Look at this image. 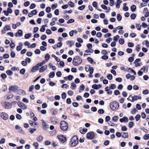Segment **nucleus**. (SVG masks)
Here are the masks:
<instances>
[{"label": "nucleus", "instance_id": "obj_1", "mask_svg": "<svg viewBox=\"0 0 149 149\" xmlns=\"http://www.w3.org/2000/svg\"><path fill=\"white\" fill-rule=\"evenodd\" d=\"M79 140L77 136H74L71 139L70 142V145L72 147L76 146L78 144Z\"/></svg>", "mask_w": 149, "mask_h": 149}, {"label": "nucleus", "instance_id": "obj_2", "mask_svg": "<svg viewBox=\"0 0 149 149\" xmlns=\"http://www.w3.org/2000/svg\"><path fill=\"white\" fill-rule=\"evenodd\" d=\"M82 62L81 58L79 56L75 57L72 61L73 64L75 66H77L80 64Z\"/></svg>", "mask_w": 149, "mask_h": 149}, {"label": "nucleus", "instance_id": "obj_3", "mask_svg": "<svg viewBox=\"0 0 149 149\" xmlns=\"http://www.w3.org/2000/svg\"><path fill=\"white\" fill-rule=\"evenodd\" d=\"M119 107L118 103L116 101L111 102L110 104V108L113 111H115L118 109Z\"/></svg>", "mask_w": 149, "mask_h": 149}, {"label": "nucleus", "instance_id": "obj_4", "mask_svg": "<svg viewBox=\"0 0 149 149\" xmlns=\"http://www.w3.org/2000/svg\"><path fill=\"white\" fill-rule=\"evenodd\" d=\"M60 128L63 131L67 130L68 129V125L67 123L65 121H62L60 123Z\"/></svg>", "mask_w": 149, "mask_h": 149}, {"label": "nucleus", "instance_id": "obj_5", "mask_svg": "<svg viewBox=\"0 0 149 149\" xmlns=\"http://www.w3.org/2000/svg\"><path fill=\"white\" fill-rule=\"evenodd\" d=\"M1 104L3 107L6 109H10L12 107V105L9 102H2L1 103Z\"/></svg>", "mask_w": 149, "mask_h": 149}, {"label": "nucleus", "instance_id": "obj_6", "mask_svg": "<svg viewBox=\"0 0 149 149\" xmlns=\"http://www.w3.org/2000/svg\"><path fill=\"white\" fill-rule=\"evenodd\" d=\"M11 28L10 26L8 25H6L3 28V29L1 30V33L2 34L6 33V31L11 30Z\"/></svg>", "mask_w": 149, "mask_h": 149}, {"label": "nucleus", "instance_id": "obj_7", "mask_svg": "<svg viewBox=\"0 0 149 149\" xmlns=\"http://www.w3.org/2000/svg\"><path fill=\"white\" fill-rule=\"evenodd\" d=\"M41 122L43 129L45 130H47L49 128V125L43 119L41 120Z\"/></svg>", "mask_w": 149, "mask_h": 149}, {"label": "nucleus", "instance_id": "obj_8", "mask_svg": "<svg viewBox=\"0 0 149 149\" xmlns=\"http://www.w3.org/2000/svg\"><path fill=\"white\" fill-rule=\"evenodd\" d=\"M17 104L19 107L25 110L27 109V106L24 103L21 102H18Z\"/></svg>", "mask_w": 149, "mask_h": 149}, {"label": "nucleus", "instance_id": "obj_9", "mask_svg": "<svg viewBox=\"0 0 149 149\" xmlns=\"http://www.w3.org/2000/svg\"><path fill=\"white\" fill-rule=\"evenodd\" d=\"M0 116L1 118L4 120H6L8 118V114L5 112L0 113Z\"/></svg>", "mask_w": 149, "mask_h": 149}, {"label": "nucleus", "instance_id": "obj_10", "mask_svg": "<svg viewBox=\"0 0 149 149\" xmlns=\"http://www.w3.org/2000/svg\"><path fill=\"white\" fill-rule=\"evenodd\" d=\"M94 136V134L93 132H91L87 134L86 137L87 139H92Z\"/></svg>", "mask_w": 149, "mask_h": 149}, {"label": "nucleus", "instance_id": "obj_11", "mask_svg": "<svg viewBox=\"0 0 149 149\" xmlns=\"http://www.w3.org/2000/svg\"><path fill=\"white\" fill-rule=\"evenodd\" d=\"M18 87L17 85H13L9 87V90L10 92H14L16 91Z\"/></svg>", "mask_w": 149, "mask_h": 149}, {"label": "nucleus", "instance_id": "obj_12", "mask_svg": "<svg viewBox=\"0 0 149 149\" xmlns=\"http://www.w3.org/2000/svg\"><path fill=\"white\" fill-rule=\"evenodd\" d=\"M58 137L59 140L62 143H64L66 140V137L62 135L58 136Z\"/></svg>", "mask_w": 149, "mask_h": 149}, {"label": "nucleus", "instance_id": "obj_13", "mask_svg": "<svg viewBox=\"0 0 149 149\" xmlns=\"http://www.w3.org/2000/svg\"><path fill=\"white\" fill-rule=\"evenodd\" d=\"M141 97L140 96H138L137 95H134V97L132 96V102H134L135 101H136L138 99L141 100Z\"/></svg>", "mask_w": 149, "mask_h": 149}, {"label": "nucleus", "instance_id": "obj_14", "mask_svg": "<svg viewBox=\"0 0 149 149\" xmlns=\"http://www.w3.org/2000/svg\"><path fill=\"white\" fill-rule=\"evenodd\" d=\"M15 36L16 37L18 36H21L23 35V31L22 30L19 29L15 34Z\"/></svg>", "mask_w": 149, "mask_h": 149}, {"label": "nucleus", "instance_id": "obj_15", "mask_svg": "<svg viewBox=\"0 0 149 149\" xmlns=\"http://www.w3.org/2000/svg\"><path fill=\"white\" fill-rule=\"evenodd\" d=\"M120 121L121 123L123 122L127 123L128 121V118L126 116H124L123 118L120 119Z\"/></svg>", "mask_w": 149, "mask_h": 149}, {"label": "nucleus", "instance_id": "obj_16", "mask_svg": "<svg viewBox=\"0 0 149 149\" xmlns=\"http://www.w3.org/2000/svg\"><path fill=\"white\" fill-rule=\"evenodd\" d=\"M102 87V85L101 84L96 85V84H93L92 86V88L95 89H98Z\"/></svg>", "mask_w": 149, "mask_h": 149}, {"label": "nucleus", "instance_id": "obj_17", "mask_svg": "<svg viewBox=\"0 0 149 149\" xmlns=\"http://www.w3.org/2000/svg\"><path fill=\"white\" fill-rule=\"evenodd\" d=\"M47 65H45L42 67L39 70V72L41 73L43 72L47 69Z\"/></svg>", "mask_w": 149, "mask_h": 149}, {"label": "nucleus", "instance_id": "obj_18", "mask_svg": "<svg viewBox=\"0 0 149 149\" xmlns=\"http://www.w3.org/2000/svg\"><path fill=\"white\" fill-rule=\"evenodd\" d=\"M15 129L16 130H18V132H19L20 133H22L23 132V131L22 128L18 125H16L15 126Z\"/></svg>", "mask_w": 149, "mask_h": 149}, {"label": "nucleus", "instance_id": "obj_19", "mask_svg": "<svg viewBox=\"0 0 149 149\" xmlns=\"http://www.w3.org/2000/svg\"><path fill=\"white\" fill-rule=\"evenodd\" d=\"M93 6L94 7H95L96 9L98 10L99 11H102V10L99 9L98 8V7H97V3L96 1H94L92 3Z\"/></svg>", "mask_w": 149, "mask_h": 149}, {"label": "nucleus", "instance_id": "obj_20", "mask_svg": "<svg viewBox=\"0 0 149 149\" xmlns=\"http://www.w3.org/2000/svg\"><path fill=\"white\" fill-rule=\"evenodd\" d=\"M66 43L69 45L70 47H71L74 45V42L72 41H68L66 42Z\"/></svg>", "mask_w": 149, "mask_h": 149}, {"label": "nucleus", "instance_id": "obj_21", "mask_svg": "<svg viewBox=\"0 0 149 149\" xmlns=\"http://www.w3.org/2000/svg\"><path fill=\"white\" fill-rule=\"evenodd\" d=\"M87 129L86 128H84L82 130H79V132L81 133L84 134L87 132Z\"/></svg>", "mask_w": 149, "mask_h": 149}, {"label": "nucleus", "instance_id": "obj_22", "mask_svg": "<svg viewBox=\"0 0 149 149\" xmlns=\"http://www.w3.org/2000/svg\"><path fill=\"white\" fill-rule=\"evenodd\" d=\"M43 139V137L41 135L39 136L36 138L37 140L39 142H41Z\"/></svg>", "mask_w": 149, "mask_h": 149}, {"label": "nucleus", "instance_id": "obj_23", "mask_svg": "<svg viewBox=\"0 0 149 149\" xmlns=\"http://www.w3.org/2000/svg\"><path fill=\"white\" fill-rule=\"evenodd\" d=\"M123 135L122 136V137L124 138H127L128 137L129 135L128 133L127 132H123Z\"/></svg>", "mask_w": 149, "mask_h": 149}, {"label": "nucleus", "instance_id": "obj_24", "mask_svg": "<svg viewBox=\"0 0 149 149\" xmlns=\"http://www.w3.org/2000/svg\"><path fill=\"white\" fill-rule=\"evenodd\" d=\"M29 131L31 134H33L34 132L36 131V129L35 128H29Z\"/></svg>", "mask_w": 149, "mask_h": 149}, {"label": "nucleus", "instance_id": "obj_25", "mask_svg": "<svg viewBox=\"0 0 149 149\" xmlns=\"http://www.w3.org/2000/svg\"><path fill=\"white\" fill-rule=\"evenodd\" d=\"M50 58V56L49 54H46L45 55V60L46 61H47L49 60Z\"/></svg>", "mask_w": 149, "mask_h": 149}, {"label": "nucleus", "instance_id": "obj_26", "mask_svg": "<svg viewBox=\"0 0 149 149\" xmlns=\"http://www.w3.org/2000/svg\"><path fill=\"white\" fill-rule=\"evenodd\" d=\"M118 119V117L117 116H114L113 117L112 120L115 122L117 121Z\"/></svg>", "mask_w": 149, "mask_h": 149}, {"label": "nucleus", "instance_id": "obj_27", "mask_svg": "<svg viewBox=\"0 0 149 149\" xmlns=\"http://www.w3.org/2000/svg\"><path fill=\"white\" fill-rule=\"evenodd\" d=\"M31 126L34 127H38L39 123L37 122H33V123L32 125H31Z\"/></svg>", "mask_w": 149, "mask_h": 149}, {"label": "nucleus", "instance_id": "obj_28", "mask_svg": "<svg viewBox=\"0 0 149 149\" xmlns=\"http://www.w3.org/2000/svg\"><path fill=\"white\" fill-rule=\"evenodd\" d=\"M76 85L74 82L71 83V88L72 89L74 90L76 88Z\"/></svg>", "mask_w": 149, "mask_h": 149}, {"label": "nucleus", "instance_id": "obj_29", "mask_svg": "<svg viewBox=\"0 0 149 149\" xmlns=\"http://www.w3.org/2000/svg\"><path fill=\"white\" fill-rule=\"evenodd\" d=\"M85 88V86L83 84H81L80 87V89L79 90V92H81V91H83Z\"/></svg>", "mask_w": 149, "mask_h": 149}, {"label": "nucleus", "instance_id": "obj_30", "mask_svg": "<svg viewBox=\"0 0 149 149\" xmlns=\"http://www.w3.org/2000/svg\"><path fill=\"white\" fill-rule=\"evenodd\" d=\"M46 26V25H44L42 26L41 28L40 29V31L41 32H43L45 30V26Z\"/></svg>", "mask_w": 149, "mask_h": 149}, {"label": "nucleus", "instance_id": "obj_31", "mask_svg": "<svg viewBox=\"0 0 149 149\" xmlns=\"http://www.w3.org/2000/svg\"><path fill=\"white\" fill-rule=\"evenodd\" d=\"M131 10L132 12H134L136 10V6L135 5H133L131 7Z\"/></svg>", "mask_w": 149, "mask_h": 149}, {"label": "nucleus", "instance_id": "obj_32", "mask_svg": "<svg viewBox=\"0 0 149 149\" xmlns=\"http://www.w3.org/2000/svg\"><path fill=\"white\" fill-rule=\"evenodd\" d=\"M143 138L145 140H147L149 139V134H146L143 136Z\"/></svg>", "mask_w": 149, "mask_h": 149}, {"label": "nucleus", "instance_id": "obj_33", "mask_svg": "<svg viewBox=\"0 0 149 149\" xmlns=\"http://www.w3.org/2000/svg\"><path fill=\"white\" fill-rule=\"evenodd\" d=\"M93 71L94 69L93 68L89 66V70L88 71H89L90 74H92L93 72Z\"/></svg>", "mask_w": 149, "mask_h": 149}, {"label": "nucleus", "instance_id": "obj_34", "mask_svg": "<svg viewBox=\"0 0 149 149\" xmlns=\"http://www.w3.org/2000/svg\"><path fill=\"white\" fill-rule=\"evenodd\" d=\"M117 18L118 21H120L121 20L122 17L120 14H117Z\"/></svg>", "mask_w": 149, "mask_h": 149}, {"label": "nucleus", "instance_id": "obj_35", "mask_svg": "<svg viewBox=\"0 0 149 149\" xmlns=\"http://www.w3.org/2000/svg\"><path fill=\"white\" fill-rule=\"evenodd\" d=\"M38 68L37 67V66H36V65L33 66L32 67V69L31 70V71L32 72H35L36 70H37L38 69Z\"/></svg>", "mask_w": 149, "mask_h": 149}, {"label": "nucleus", "instance_id": "obj_36", "mask_svg": "<svg viewBox=\"0 0 149 149\" xmlns=\"http://www.w3.org/2000/svg\"><path fill=\"white\" fill-rule=\"evenodd\" d=\"M87 60L91 64H93V59L91 57H88L87 58Z\"/></svg>", "mask_w": 149, "mask_h": 149}, {"label": "nucleus", "instance_id": "obj_37", "mask_svg": "<svg viewBox=\"0 0 149 149\" xmlns=\"http://www.w3.org/2000/svg\"><path fill=\"white\" fill-rule=\"evenodd\" d=\"M141 116L140 114H137L135 117V118L136 121H138L140 118Z\"/></svg>", "mask_w": 149, "mask_h": 149}, {"label": "nucleus", "instance_id": "obj_38", "mask_svg": "<svg viewBox=\"0 0 149 149\" xmlns=\"http://www.w3.org/2000/svg\"><path fill=\"white\" fill-rule=\"evenodd\" d=\"M55 75V73L54 72H51L49 74V77L50 78H53L54 77Z\"/></svg>", "mask_w": 149, "mask_h": 149}, {"label": "nucleus", "instance_id": "obj_39", "mask_svg": "<svg viewBox=\"0 0 149 149\" xmlns=\"http://www.w3.org/2000/svg\"><path fill=\"white\" fill-rule=\"evenodd\" d=\"M107 78L108 79L111 80L112 79L113 76L111 74H107Z\"/></svg>", "mask_w": 149, "mask_h": 149}, {"label": "nucleus", "instance_id": "obj_40", "mask_svg": "<svg viewBox=\"0 0 149 149\" xmlns=\"http://www.w3.org/2000/svg\"><path fill=\"white\" fill-rule=\"evenodd\" d=\"M104 112V110L102 109H100L98 111V113L100 114H103Z\"/></svg>", "mask_w": 149, "mask_h": 149}, {"label": "nucleus", "instance_id": "obj_41", "mask_svg": "<svg viewBox=\"0 0 149 149\" xmlns=\"http://www.w3.org/2000/svg\"><path fill=\"white\" fill-rule=\"evenodd\" d=\"M68 4L72 8L74 6V3L72 1H70L68 2Z\"/></svg>", "mask_w": 149, "mask_h": 149}, {"label": "nucleus", "instance_id": "obj_42", "mask_svg": "<svg viewBox=\"0 0 149 149\" xmlns=\"http://www.w3.org/2000/svg\"><path fill=\"white\" fill-rule=\"evenodd\" d=\"M119 38V36L118 35H117L113 37V40L115 41H117Z\"/></svg>", "mask_w": 149, "mask_h": 149}, {"label": "nucleus", "instance_id": "obj_43", "mask_svg": "<svg viewBox=\"0 0 149 149\" xmlns=\"http://www.w3.org/2000/svg\"><path fill=\"white\" fill-rule=\"evenodd\" d=\"M119 43L121 45H123L124 43V40L123 38H120L119 40Z\"/></svg>", "mask_w": 149, "mask_h": 149}, {"label": "nucleus", "instance_id": "obj_44", "mask_svg": "<svg viewBox=\"0 0 149 149\" xmlns=\"http://www.w3.org/2000/svg\"><path fill=\"white\" fill-rule=\"evenodd\" d=\"M134 123L133 122H130L129 123L128 127L130 128H132L134 125Z\"/></svg>", "mask_w": 149, "mask_h": 149}, {"label": "nucleus", "instance_id": "obj_45", "mask_svg": "<svg viewBox=\"0 0 149 149\" xmlns=\"http://www.w3.org/2000/svg\"><path fill=\"white\" fill-rule=\"evenodd\" d=\"M85 5H82V6H79L78 8V9L79 10H82L85 8Z\"/></svg>", "mask_w": 149, "mask_h": 149}, {"label": "nucleus", "instance_id": "obj_46", "mask_svg": "<svg viewBox=\"0 0 149 149\" xmlns=\"http://www.w3.org/2000/svg\"><path fill=\"white\" fill-rule=\"evenodd\" d=\"M6 73L9 75H11L13 74V72L11 70H8L6 71Z\"/></svg>", "mask_w": 149, "mask_h": 149}, {"label": "nucleus", "instance_id": "obj_47", "mask_svg": "<svg viewBox=\"0 0 149 149\" xmlns=\"http://www.w3.org/2000/svg\"><path fill=\"white\" fill-rule=\"evenodd\" d=\"M74 22V19H71L69 20L67 22V23L68 24H69L70 23H73Z\"/></svg>", "mask_w": 149, "mask_h": 149}, {"label": "nucleus", "instance_id": "obj_48", "mask_svg": "<svg viewBox=\"0 0 149 149\" xmlns=\"http://www.w3.org/2000/svg\"><path fill=\"white\" fill-rule=\"evenodd\" d=\"M136 17V15L132 13L130 16V17L131 19H134Z\"/></svg>", "mask_w": 149, "mask_h": 149}, {"label": "nucleus", "instance_id": "obj_49", "mask_svg": "<svg viewBox=\"0 0 149 149\" xmlns=\"http://www.w3.org/2000/svg\"><path fill=\"white\" fill-rule=\"evenodd\" d=\"M48 42L50 43L54 44L55 42V41L53 39H50L48 40Z\"/></svg>", "mask_w": 149, "mask_h": 149}, {"label": "nucleus", "instance_id": "obj_50", "mask_svg": "<svg viewBox=\"0 0 149 149\" xmlns=\"http://www.w3.org/2000/svg\"><path fill=\"white\" fill-rule=\"evenodd\" d=\"M127 129L125 126H123L121 128V130L123 131H127Z\"/></svg>", "mask_w": 149, "mask_h": 149}, {"label": "nucleus", "instance_id": "obj_51", "mask_svg": "<svg viewBox=\"0 0 149 149\" xmlns=\"http://www.w3.org/2000/svg\"><path fill=\"white\" fill-rule=\"evenodd\" d=\"M31 36V34H26L24 36V37L26 39H28L29 38H30Z\"/></svg>", "mask_w": 149, "mask_h": 149}, {"label": "nucleus", "instance_id": "obj_52", "mask_svg": "<svg viewBox=\"0 0 149 149\" xmlns=\"http://www.w3.org/2000/svg\"><path fill=\"white\" fill-rule=\"evenodd\" d=\"M116 86L114 84H111L110 85V88L111 89H114L116 88Z\"/></svg>", "mask_w": 149, "mask_h": 149}, {"label": "nucleus", "instance_id": "obj_53", "mask_svg": "<svg viewBox=\"0 0 149 149\" xmlns=\"http://www.w3.org/2000/svg\"><path fill=\"white\" fill-rule=\"evenodd\" d=\"M136 51L137 52H139L140 49H141V47H140V45H137L136 47Z\"/></svg>", "mask_w": 149, "mask_h": 149}, {"label": "nucleus", "instance_id": "obj_54", "mask_svg": "<svg viewBox=\"0 0 149 149\" xmlns=\"http://www.w3.org/2000/svg\"><path fill=\"white\" fill-rule=\"evenodd\" d=\"M73 106L75 107H77L79 106V104L77 102H74L72 103Z\"/></svg>", "mask_w": 149, "mask_h": 149}, {"label": "nucleus", "instance_id": "obj_55", "mask_svg": "<svg viewBox=\"0 0 149 149\" xmlns=\"http://www.w3.org/2000/svg\"><path fill=\"white\" fill-rule=\"evenodd\" d=\"M62 98L63 99H65L66 98V94L65 93H63L62 94Z\"/></svg>", "mask_w": 149, "mask_h": 149}, {"label": "nucleus", "instance_id": "obj_56", "mask_svg": "<svg viewBox=\"0 0 149 149\" xmlns=\"http://www.w3.org/2000/svg\"><path fill=\"white\" fill-rule=\"evenodd\" d=\"M25 72V69L24 68H23L20 70V73L22 74H24Z\"/></svg>", "mask_w": 149, "mask_h": 149}, {"label": "nucleus", "instance_id": "obj_57", "mask_svg": "<svg viewBox=\"0 0 149 149\" xmlns=\"http://www.w3.org/2000/svg\"><path fill=\"white\" fill-rule=\"evenodd\" d=\"M36 6V5L35 4L32 3L31 5L30 6V8L31 9H33L35 8Z\"/></svg>", "mask_w": 149, "mask_h": 149}, {"label": "nucleus", "instance_id": "obj_58", "mask_svg": "<svg viewBox=\"0 0 149 149\" xmlns=\"http://www.w3.org/2000/svg\"><path fill=\"white\" fill-rule=\"evenodd\" d=\"M51 10V8L49 7H47L46 8V11L47 13H49L50 12Z\"/></svg>", "mask_w": 149, "mask_h": 149}, {"label": "nucleus", "instance_id": "obj_59", "mask_svg": "<svg viewBox=\"0 0 149 149\" xmlns=\"http://www.w3.org/2000/svg\"><path fill=\"white\" fill-rule=\"evenodd\" d=\"M59 10L58 9H56L54 12V14L56 15H58L59 14Z\"/></svg>", "mask_w": 149, "mask_h": 149}, {"label": "nucleus", "instance_id": "obj_60", "mask_svg": "<svg viewBox=\"0 0 149 149\" xmlns=\"http://www.w3.org/2000/svg\"><path fill=\"white\" fill-rule=\"evenodd\" d=\"M47 38V36L45 35H43L41 37V39L42 40H45Z\"/></svg>", "mask_w": 149, "mask_h": 149}, {"label": "nucleus", "instance_id": "obj_61", "mask_svg": "<svg viewBox=\"0 0 149 149\" xmlns=\"http://www.w3.org/2000/svg\"><path fill=\"white\" fill-rule=\"evenodd\" d=\"M1 77L3 79H5L6 78V75L5 74L2 73L1 75Z\"/></svg>", "mask_w": 149, "mask_h": 149}, {"label": "nucleus", "instance_id": "obj_62", "mask_svg": "<svg viewBox=\"0 0 149 149\" xmlns=\"http://www.w3.org/2000/svg\"><path fill=\"white\" fill-rule=\"evenodd\" d=\"M15 54L13 51H12L11 52L10 56L12 58H14L15 56Z\"/></svg>", "mask_w": 149, "mask_h": 149}, {"label": "nucleus", "instance_id": "obj_63", "mask_svg": "<svg viewBox=\"0 0 149 149\" xmlns=\"http://www.w3.org/2000/svg\"><path fill=\"white\" fill-rule=\"evenodd\" d=\"M21 64L23 66H26L27 65V63L26 60L22 61L21 62Z\"/></svg>", "mask_w": 149, "mask_h": 149}, {"label": "nucleus", "instance_id": "obj_64", "mask_svg": "<svg viewBox=\"0 0 149 149\" xmlns=\"http://www.w3.org/2000/svg\"><path fill=\"white\" fill-rule=\"evenodd\" d=\"M67 77L68 79L70 81L72 80L73 78V76L71 75H69Z\"/></svg>", "mask_w": 149, "mask_h": 149}]
</instances>
